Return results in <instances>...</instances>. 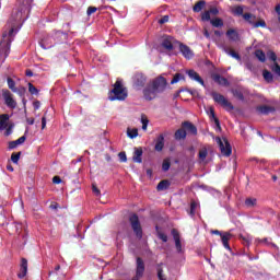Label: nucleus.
I'll return each instance as SVG.
<instances>
[{
	"mask_svg": "<svg viewBox=\"0 0 280 280\" xmlns=\"http://www.w3.org/2000/svg\"><path fill=\"white\" fill-rule=\"evenodd\" d=\"M215 141L223 156H231V154H233V148L226 138L221 139L220 137H217Z\"/></svg>",
	"mask_w": 280,
	"mask_h": 280,
	"instance_id": "obj_7",
	"label": "nucleus"
},
{
	"mask_svg": "<svg viewBox=\"0 0 280 280\" xmlns=\"http://www.w3.org/2000/svg\"><path fill=\"white\" fill-rule=\"evenodd\" d=\"M208 12H210V14H213L214 16H218V14H220V10H218V8L215 7L211 8Z\"/></svg>",
	"mask_w": 280,
	"mask_h": 280,
	"instance_id": "obj_55",
	"label": "nucleus"
},
{
	"mask_svg": "<svg viewBox=\"0 0 280 280\" xmlns=\"http://www.w3.org/2000/svg\"><path fill=\"white\" fill-rule=\"evenodd\" d=\"M262 77H264V80H266V82H272L275 80L272 72H270L268 70L262 71Z\"/></svg>",
	"mask_w": 280,
	"mask_h": 280,
	"instance_id": "obj_34",
	"label": "nucleus"
},
{
	"mask_svg": "<svg viewBox=\"0 0 280 280\" xmlns=\"http://www.w3.org/2000/svg\"><path fill=\"white\" fill-rule=\"evenodd\" d=\"M176 253L179 266H183L185 264V250L183 249V242H180V234L178 232L176 233Z\"/></svg>",
	"mask_w": 280,
	"mask_h": 280,
	"instance_id": "obj_9",
	"label": "nucleus"
},
{
	"mask_svg": "<svg viewBox=\"0 0 280 280\" xmlns=\"http://www.w3.org/2000/svg\"><path fill=\"white\" fill-rule=\"evenodd\" d=\"M143 149L136 148L132 156L133 163H143Z\"/></svg>",
	"mask_w": 280,
	"mask_h": 280,
	"instance_id": "obj_21",
	"label": "nucleus"
},
{
	"mask_svg": "<svg viewBox=\"0 0 280 280\" xmlns=\"http://www.w3.org/2000/svg\"><path fill=\"white\" fill-rule=\"evenodd\" d=\"M177 45H179V51L186 60H191L194 58V50H191L189 46L179 42H177Z\"/></svg>",
	"mask_w": 280,
	"mask_h": 280,
	"instance_id": "obj_13",
	"label": "nucleus"
},
{
	"mask_svg": "<svg viewBox=\"0 0 280 280\" xmlns=\"http://www.w3.org/2000/svg\"><path fill=\"white\" fill-rule=\"evenodd\" d=\"M212 80L219 84L220 86H229V79L220 75V74H214L212 75Z\"/></svg>",
	"mask_w": 280,
	"mask_h": 280,
	"instance_id": "obj_20",
	"label": "nucleus"
},
{
	"mask_svg": "<svg viewBox=\"0 0 280 280\" xmlns=\"http://www.w3.org/2000/svg\"><path fill=\"white\" fill-rule=\"evenodd\" d=\"M213 121H214L218 130H222V127L220 126V119L219 118H214Z\"/></svg>",
	"mask_w": 280,
	"mask_h": 280,
	"instance_id": "obj_62",
	"label": "nucleus"
},
{
	"mask_svg": "<svg viewBox=\"0 0 280 280\" xmlns=\"http://www.w3.org/2000/svg\"><path fill=\"white\" fill-rule=\"evenodd\" d=\"M206 5H207V1H205V0L198 1L194 5L192 11L194 12H202V10L205 9Z\"/></svg>",
	"mask_w": 280,
	"mask_h": 280,
	"instance_id": "obj_29",
	"label": "nucleus"
},
{
	"mask_svg": "<svg viewBox=\"0 0 280 280\" xmlns=\"http://www.w3.org/2000/svg\"><path fill=\"white\" fill-rule=\"evenodd\" d=\"M47 128V118L45 116L42 117V130H45Z\"/></svg>",
	"mask_w": 280,
	"mask_h": 280,
	"instance_id": "obj_59",
	"label": "nucleus"
},
{
	"mask_svg": "<svg viewBox=\"0 0 280 280\" xmlns=\"http://www.w3.org/2000/svg\"><path fill=\"white\" fill-rule=\"evenodd\" d=\"M54 38L57 40V43H62V40H66L67 34L62 31H57L54 34Z\"/></svg>",
	"mask_w": 280,
	"mask_h": 280,
	"instance_id": "obj_28",
	"label": "nucleus"
},
{
	"mask_svg": "<svg viewBox=\"0 0 280 280\" xmlns=\"http://www.w3.org/2000/svg\"><path fill=\"white\" fill-rule=\"evenodd\" d=\"M56 272H60V265H57L52 271H49L48 277H56Z\"/></svg>",
	"mask_w": 280,
	"mask_h": 280,
	"instance_id": "obj_51",
	"label": "nucleus"
},
{
	"mask_svg": "<svg viewBox=\"0 0 280 280\" xmlns=\"http://www.w3.org/2000/svg\"><path fill=\"white\" fill-rule=\"evenodd\" d=\"M167 88V80L163 77L155 78L152 83H149L144 90L143 95L144 100L148 102H152V100H156L159 93H163Z\"/></svg>",
	"mask_w": 280,
	"mask_h": 280,
	"instance_id": "obj_1",
	"label": "nucleus"
},
{
	"mask_svg": "<svg viewBox=\"0 0 280 280\" xmlns=\"http://www.w3.org/2000/svg\"><path fill=\"white\" fill-rule=\"evenodd\" d=\"M207 154H209V152L207 151V149H201V150L199 151L198 156H199V159H200L201 161H205V159H207Z\"/></svg>",
	"mask_w": 280,
	"mask_h": 280,
	"instance_id": "obj_43",
	"label": "nucleus"
},
{
	"mask_svg": "<svg viewBox=\"0 0 280 280\" xmlns=\"http://www.w3.org/2000/svg\"><path fill=\"white\" fill-rule=\"evenodd\" d=\"M155 229L158 231V236L160 237V240H162V242H167V236L164 233L159 232V225H156Z\"/></svg>",
	"mask_w": 280,
	"mask_h": 280,
	"instance_id": "obj_47",
	"label": "nucleus"
},
{
	"mask_svg": "<svg viewBox=\"0 0 280 280\" xmlns=\"http://www.w3.org/2000/svg\"><path fill=\"white\" fill-rule=\"evenodd\" d=\"M145 82H148V78L143 73H136L133 77V84L138 88L145 86Z\"/></svg>",
	"mask_w": 280,
	"mask_h": 280,
	"instance_id": "obj_16",
	"label": "nucleus"
},
{
	"mask_svg": "<svg viewBox=\"0 0 280 280\" xmlns=\"http://www.w3.org/2000/svg\"><path fill=\"white\" fill-rule=\"evenodd\" d=\"M240 240H242L244 246H250V237L249 236H244L242 234H240Z\"/></svg>",
	"mask_w": 280,
	"mask_h": 280,
	"instance_id": "obj_41",
	"label": "nucleus"
},
{
	"mask_svg": "<svg viewBox=\"0 0 280 280\" xmlns=\"http://www.w3.org/2000/svg\"><path fill=\"white\" fill-rule=\"evenodd\" d=\"M267 58H269L272 62H277V54L273 50L267 51Z\"/></svg>",
	"mask_w": 280,
	"mask_h": 280,
	"instance_id": "obj_40",
	"label": "nucleus"
},
{
	"mask_svg": "<svg viewBox=\"0 0 280 280\" xmlns=\"http://www.w3.org/2000/svg\"><path fill=\"white\" fill-rule=\"evenodd\" d=\"M245 207H247V209H253V208L257 207V198H253V197L246 198Z\"/></svg>",
	"mask_w": 280,
	"mask_h": 280,
	"instance_id": "obj_26",
	"label": "nucleus"
},
{
	"mask_svg": "<svg viewBox=\"0 0 280 280\" xmlns=\"http://www.w3.org/2000/svg\"><path fill=\"white\" fill-rule=\"evenodd\" d=\"M10 46H11L10 39L2 40L0 43V56H4V58H8V56H10Z\"/></svg>",
	"mask_w": 280,
	"mask_h": 280,
	"instance_id": "obj_15",
	"label": "nucleus"
},
{
	"mask_svg": "<svg viewBox=\"0 0 280 280\" xmlns=\"http://www.w3.org/2000/svg\"><path fill=\"white\" fill-rule=\"evenodd\" d=\"M52 183L55 185H60V183H62V179L60 178V176H55L52 177Z\"/></svg>",
	"mask_w": 280,
	"mask_h": 280,
	"instance_id": "obj_58",
	"label": "nucleus"
},
{
	"mask_svg": "<svg viewBox=\"0 0 280 280\" xmlns=\"http://www.w3.org/2000/svg\"><path fill=\"white\" fill-rule=\"evenodd\" d=\"M128 97V90L124 86V83L121 81L117 80L114 83V89L110 91L109 101L110 102H124Z\"/></svg>",
	"mask_w": 280,
	"mask_h": 280,
	"instance_id": "obj_3",
	"label": "nucleus"
},
{
	"mask_svg": "<svg viewBox=\"0 0 280 280\" xmlns=\"http://www.w3.org/2000/svg\"><path fill=\"white\" fill-rule=\"evenodd\" d=\"M255 56L257 57V59L259 60V62H266V52H264V50L257 49V50L255 51Z\"/></svg>",
	"mask_w": 280,
	"mask_h": 280,
	"instance_id": "obj_33",
	"label": "nucleus"
},
{
	"mask_svg": "<svg viewBox=\"0 0 280 280\" xmlns=\"http://www.w3.org/2000/svg\"><path fill=\"white\" fill-rule=\"evenodd\" d=\"M25 75H26L27 78H32V77H34V72H33L31 69H27V70L25 71Z\"/></svg>",
	"mask_w": 280,
	"mask_h": 280,
	"instance_id": "obj_63",
	"label": "nucleus"
},
{
	"mask_svg": "<svg viewBox=\"0 0 280 280\" xmlns=\"http://www.w3.org/2000/svg\"><path fill=\"white\" fill-rule=\"evenodd\" d=\"M13 93H16L22 98L23 104L27 102L25 100V94L27 93V89H25V86L15 88V91Z\"/></svg>",
	"mask_w": 280,
	"mask_h": 280,
	"instance_id": "obj_24",
	"label": "nucleus"
},
{
	"mask_svg": "<svg viewBox=\"0 0 280 280\" xmlns=\"http://www.w3.org/2000/svg\"><path fill=\"white\" fill-rule=\"evenodd\" d=\"M170 21V15H164V16H162L159 21H158V23L160 24V25H165V23H167Z\"/></svg>",
	"mask_w": 280,
	"mask_h": 280,
	"instance_id": "obj_49",
	"label": "nucleus"
},
{
	"mask_svg": "<svg viewBox=\"0 0 280 280\" xmlns=\"http://www.w3.org/2000/svg\"><path fill=\"white\" fill-rule=\"evenodd\" d=\"M225 54H228L229 56H231L232 58H235V60H242V56H240V54H237L235 50L233 49H229V48H224Z\"/></svg>",
	"mask_w": 280,
	"mask_h": 280,
	"instance_id": "obj_31",
	"label": "nucleus"
},
{
	"mask_svg": "<svg viewBox=\"0 0 280 280\" xmlns=\"http://www.w3.org/2000/svg\"><path fill=\"white\" fill-rule=\"evenodd\" d=\"M211 97L215 102V104H219L222 106V108H225V110H235V106H233L232 102H229L224 95L218 93V92H211Z\"/></svg>",
	"mask_w": 280,
	"mask_h": 280,
	"instance_id": "obj_6",
	"label": "nucleus"
},
{
	"mask_svg": "<svg viewBox=\"0 0 280 280\" xmlns=\"http://www.w3.org/2000/svg\"><path fill=\"white\" fill-rule=\"evenodd\" d=\"M141 124H142V130H148V124H150V120L148 119V117L142 116Z\"/></svg>",
	"mask_w": 280,
	"mask_h": 280,
	"instance_id": "obj_42",
	"label": "nucleus"
},
{
	"mask_svg": "<svg viewBox=\"0 0 280 280\" xmlns=\"http://www.w3.org/2000/svg\"><path fill=\"white\" fill-rule=\"evenodd\" d=\"M233 97H235L236 100H240V102H244V92L240 89H233L231 91Z\"/></svg>",
	"mask_w": 280,
	"mask_h": 280,
	"instance_id": "obj_27",
	"label": "nucleus"
},
{
	"mask_svg": "<svg viewBox=\"0 0 280 280\" xmlns=\"http://www.w3.org/2000/svg\"><path fill=\"white\" fill-rule=\"evenodd\" d=\"M7 84H8L9 89H10V91H12V93H14V91L16 90V82L13 81V79L9 77L7 79Z\"/></svg>",
	"mask_w": 280,
	"mask_h": 280,
	"instance_id": "obj_35",
	"label": "nucleus"
},
{
	"mask_svg": "<svg viewBox=\"0 0 280 280\" xmlns=\"http://www.w3.org/2000/svg\"><path fill=\"white\" fill-rule=\"evenodd\" d=\"M243 19H244V21L249 23V25H253V27H255V28L266 27V21L259 20V21L255 22L257 20V16L253 15V13H244Z\"/></svg>",
	"mask_w": 280,
	"mask_h": 280,
	"instance_id": "obj_8",
	"label": "nucleus"
},
{
	"mask_svg": "<svg viewBox=\"0 0 280 280\" xmlns=\"http://www.w3.org/2000/svg\"><path fill=\"white\" fill-rule=\"evenodd\" d=\"M129 222L131 225V229L138 240H142L143 237V228H141V221H139V215L137 213H132L129 217Z\"/></svg>",
	"mask_w": 280,
	"mask_h": 280,
	"instance_id": "obj_5",
	"label": "nucleus"
},
{
	"mask_svg": "<svg viewBox=\"0 0 280 280\" xmlns=\"http://www.w3.org/2000/svg\"><path fill=\"white\" fill-rule=\"evenodd\" d=\"M232 234L226 232L225 234H221V242L224 246V248H226V250H231V245H229V241L231 240Z\"/></svg>",
	"mask_w": 280,
	"mask_h": 280,
	"instance_id": "obj_23",
	"label": "nucleus"
},
{
	"mask_svg": "<svg viewBox=\"0 0 280 280\" xmlns=\"http://www.w3.org/2000/svg\"><path fill=\"white\" fill-rule=\"evenodd\" d=\"M136 264V278H133L132 280L141 279V277H143V272H145V262H143V259L141 257L137 258Z\"/></svg>",
	"mask_w": 280,
	"mask_h": 280,
	"instance_id": "obj_11",
	"label": "nucleus"
},
{
	"mask_svg": "<svg viewBox=\"0 0 280 280\" xmlns=\"http://www.w3.org/2000/svg\"><path fill=\"white\" fill-rule=\"evenodd\" d=\"M21 159V152L18 153H12L11 154V161L12 163H14L15 165L19 164V160Z\"/></svg>",
	"mask_w": 280,
	"mask_h": 280,
	"instance_id": "obj_38",
	"label": "nucleus"
},
{
	"mask_svg": "<svg viewBox=\"0 0 280 280\" xmlns=\"http://www.w3.org/2000/svg\"><path fill=\"white\" fill-rule=\"evenodd\" d=\"M4 131V137H10L12 135V130H14V122L10 121L9 114L0 115V132Z\"/></svg>",
	"mask_w": 280,
	"mask_h": 280,
	"instance_id": "obj_4",
	"label": "nucleus"
},
{
	"mask_svg": "<svg viewBox=\"0 0 280 280\" xmlns=\"http://www.w3.org/2000/svg\"><path fill=\"white\" fill-rule=\"evenodd\" d=\"M210 23H211L212 27H223L224 26V21H222V19H220V18L210 20Z\"/></svg>",
	"mask_w": 280,
	"mask_h": 280,
	"instance_id": "obj_32",
	"label": "nucleus"
},
{
	"mask_svg": "<svg viewBox=\"0 0 280 280\" xmlns=\"http://www.w3.org/2000/svg\"><path fill=\"white\" fill-rule=\"evenodd\" d=\"M258 242H259V244H266L267 246H270V244H271L272 246H277V245L272 244V243L270 242V240H268V238H262V240H259Z\"/></svg>",
	"mask_w": 280,
	"mask_h": 280,
	"instance_id": "obj_53",
	"label": "nucleus"
},
{
	"mask_svg": "<svg viewBox=\"0 0 280 280\" xmlns=\"http://www.w3.org/2000/svg\"><path fill=\"white\" fill-rule=\"evenodd\" d=\"M275 11L280 16V4L276 5Z\"/></svg>",
	"mask_w": 280,
	"mask_h": 280,
	"instance_id": "obj_64",
	"label": "nucleus"
},
{
	"mask_svg": "<svg viewBox=\"0 0 280 280\" xmlns=\"http://www.w3.org/2000/svg\"><path fill=\"white\" fill-rule=\"evenodd\" d=\"M127 137H129V139H137V137H139V129L138 128H133L127 129Z\"/></svg>",
	"mask_w": 280,
	"mask_h": 280,
	"instance_id": "obj_30",
	"label": "nucleus"
},
{
	"mask_svg": "<svg viewBox=\"0 0 280 280\" xmlns=\"http://www.w3.org/2000/svg\"><path fill=\"white\" fill-rule=\"evenodd\" d=\"M118 159L121 163H126V161H128V158L126 156V152L118 153Z\"/></svg>",
	"mask_w": 280,
	"mask_h": 280,
	"instance_id": "obj_50",
	"label": "nucleus"
},
{
	"mask_svg": "<svg viewBox=\"0 0 280 280\" xmlns=\"http://www.w3.org/2000/svg\"><path fill=\"white\" fill-rule=\"evenodd\" d=\"M95 12H97V8L89 7L88 11H86V14H88V16H91V14H95Z\"/></svg>",
	"mask_w": 280,
	"mask_h": 280,
	"instance_id": "obj_52",
	"label": "nucleus"
},
{
	"mask_svg": "<svg viewBox=\"0 0 280 280\" xmlns=\"http://www.w3.org/2000/svg\"><path fill=\"white\" fill-rule=\"evenodd\" d=\"M187 135H191V137L198 136V127L189 120L183 121L180 128L176 130V140L185 141Z\"/></svg>",
	"mask_w": 280,
	"mask_h": 280,
	"instance_id": "obj_2",
	"label": "nucleus"
},
{
	"mask_svg": "<svg viewBox=\"0 0 280 280\" xmlns=\"http://www.w3.org/2000/svg\"><path fill=\"white\" fill-rule=\"evenodd\" d=\"M92 191L93 194H95V196H101L102 192L100 191V188H97V186L92 185Z\"/></svg>",
	"mask_w": 280,
	"mask_h": 280,
	"instance_id": "obj_56",
	"label": "nucleus"
},
{
	"mask_svg": "<svg viewBox=\"0 0 280 280\" xmlns=\"http://www.w3.org/2000/svg\"><path fill=\"white\" fill-rule=\"evenodd\" d=\"M257 113L260 115H270L271 113H276V108L268 105H260L256 108Z\"/></svg>",
	"mask_w": 280,
	"mask_h": 280,
	"instance_id": "obj_19",
	"label": "nucleus"
},
{
	"mask_svg": "<svg viewBox=\"0 0 280 280\" xmlns=\"http://www.w3.org/2000/svg\"><path fill=\"white\" fill-rule=\"evenodd\" d=\"M196 209H198V202L191 201L190 202V211H189V215L191 218H194L196 215Z\"/></svg>",
	"mask_w": 280,
	"mask_h": 280,
	"instance_id": "obj_36",
	"label": "nucleus"
},
{
	"mask_svg": "<svg viewBox=\"0 0 280 280\" xmlns=\"http://www.w3.org/2000/svg\"><path fill=\"white\" fill-rule=\"evenodd\" d=\"M19 145V142L16 140L9 142V150H14Z\"/></svg>",
	"mask_w": 280,
	"mask_h": 280,
	"instance_id": "obj_54",
	"label": "nucleus"
},
{
	"mask_svg": "<svg viewBox=\"0 0 280 280\" xmlns=\"http://www.w3.org/2000/svg\"><path fill=\"white\" fill-rule=\"evenodd\" d=\"M170 180L168 179H164V180H161L158 186H156V189L159 191H165V189H170Z\"/></svg>",
	"mask_w": 280,
	"mask_h": 280,
	"instance_id": "obj_25",
	"label": "nucleus"
},
{
	"mask_svg": "<svg viewBox=\"0 0 280 280\" xmlns=\"http://www.w3.org/2000/svg\"><path fill=\"white\" fill-rule=\"evenodd\" d=\"M26 140H27V137L22 136L15 141L18 142V145H22V143H25Z\"/></svg>",
	"mask_w": 280,
	"mask_h": 280,
	"instance_id": "obj_57",
	"label": "nucleus"
},
{
	"mask_svg": "<svg viewBox=\"0 0 280 280\" xmlns=\"http://www.w3.org/2000/svg\"><path fill=\"white\" fill-rule=\"evenodd\" d=\"M201 21H211V13L206 11L201 14Z\"/></svg>",
	"mask_w": 280,
	"mask_h": 280,
	"instance_id": "obj_46",
	"label": "nucleus"
},
{
	"mask_svg": "<svg viewBox=\"0 0 280 280\" xmlns=\"http://www.w3.org/2000/svg\"><path fill=\"white\" fill-rule=\"evenodd\" d=\"M233 14H235L236 16H244V7L242 5L235 7L233 10Z\"/></svg>",
	"mask_w": 280,
	"mask_h": 280,
	"instance_id": "obj_37",
	"label": "nucleus"
},
{
	"mask_svg": "<svg viewBox=\"0 0 280 280\" xmlns=\"http://www.w3.org/2000/svg\"><path fill=\"white\" fill-rule=\"evenodd\" d=\"M2 97L8 108H16V101L12 97L10 90H2Z\"/></svg>",
	"mask_w": 280,
	"mask_h": 280,
	"instance_id": "obj_10",
	"label": "nucleus"
},
{
	"mask_svg": "<svg viewBox=\"0 0 280 280\" xmlns=\"http://www.w3.org/2000/svg\"><path fill=\"white\" fill-rule=\"evenodd\" d=\"M271 71H273L276 75L280 77V66L277 62H275L273 66L271 67Z\"/></svg>",
	"mask_w": 280,
	"mask_h": 280,
	"instance_id": "obj_45",
	"label": "nucleus"
},
{
	"mask_svg": "<svg viewBox=\"0 0 280 280\" xmlns=\"http://www.w3.org/2000/svg\"><path fill=\"white\" fill-rule=\"evenodd\" d=\"M62 279V278H65V273H60V272H55V277H52V279Z\"/></svg>",
	"mask_w": 280,
	"mask_h": 280,
	"instance_id": "obj_61",
	"label": "nucleus"
},
{
	"mask_svg": "<svg viewBox=\"0 0 280 280\" xmlns=\"http://www.w3.org/2000/svg\"><path fill=\"white\" fill-rule=\"evenodd\" d=\"M28 92L31 95H38V90L32 83H28Z\"/></svg>",
	"mask_w": 280,
	"mask_h": 280,
	"instance_id": "obj_44",
	"label": "nucleus"
},
{
	"mask_svg": "<svg viewBox=\"0 0 280 280\" xmlns=\"http://www.w3.org/2000/svg\"><path fill=\"white\" fill-rule=\"evenodd\" d=\"M33 108H34L35 110H38V108H40V101H35V102L33 103Z\"/></svg>",
	"mask_w": 280,
	"mask_h": 280,
	"instance_id": "obj_60",
	"label": "nucleus"
},
{
	"mask_svg": "<svg viewBox=\"0 0 280 280\" xmlns=\"http://www.w3.org/2000/svg\"><path fill=\"white\" fill-rule=\"evenodd\" d=\"M156 270H158V279L159 280H167L165 278V276L163 275V268L161 267V265H158Z\"/></svg>",
	"mask_w": 280,
	"mask_h": 280,
	"instance_id": "obj_39",
	"label": "nucleus"
},
{
	"mask_svg": "<svg viewBox=\"0 0 280 280\" xmlns=\"http://www.w3.org/2000/svg\"><path fill=\"white\" fill-rule=\"evenodd\" d=\"M171 165L172 164L167 160H164L163 164H162L163 172H167L170 170Z\"/></svg>",
	"mask_w": 280,
	"mask_h": 280,
	"instance_id": "obj_48",
	"label": "nucleus"
},
{
	"mask_svg": "<svg viewBox=\"0 0 280 280\" xmlns=\"http://www.w3.org/2000/svg\"><path fill=\"white\" fill-rule=\"evenodd\" d=\"M226 36L230 40L237 43L240 40V33L235 31L234 28H230L226 31Z\"/></svg>",
	"mask_w": 280,
	"mask_h": 280,
	"instance_id": "obj_22",
	"label": "nucleus"
},
{
	"mask_svg": "<svg viewBox=\"0 0 280 280\" xmlns=\"http://www.w3.org/2000/svg\"><path fill=\"white\" fill-rule=\"evenodd\" d=\"M163 148H165V136L161 133L155 140L154 150L155 152H163Z\"/></svg>",
	"mask_w": 280,
	"mask_h": 280,
	"instance_id": "obj_17",
	"label": "nucleus"
},
{
	"mask_svg": "<svg viewBox=\"0 0 280 280\" xmlns=\"http://www.w3.org/2000/svg\"><path fill=\"white\" fill-rule=\"evenodd\" d=\"M161 47H163L165 51H172L174 49V37L164 35L162 37Z\"/></svg>",
	"mask_w": 280,
	"mask_h": 280,
	"instance_id": "obj_12",
	"label": "nucleus"
},
{
	"mask_svg": "<svg viewBox=\"0 0 280 280\" xmlns=\"http://www.w3.org/2000/svg\"><path fill=\"white\" fill-rule=\"evenodd\" d=\"M19 279H25L27 277V259L22 258L20 265V272L18 273Z\"/></svg>",
	"mask_w": 280,
	"mask_h": 280,
	"instance_id": "obj_18",
	"label": "nucleus"
},
{
	"mask_svg": "<svg viewBox=\"0 0 280 280\" xmlns=\"http://www.w3.org/2000/svg\"><path fill=\"white\" fill-rule=\"evenodd\" d=\"M186 73L188 78H190L195 82H198V84H201V86H205V80L202 79V77H200L198 72H196V70L190 69V70H187Z\"/></svg>",
	"mask_w": 280,
	"mask_h": 280,
	"instance_id": "obj_14",
	"label": "nucleus"
}]
</instances>
